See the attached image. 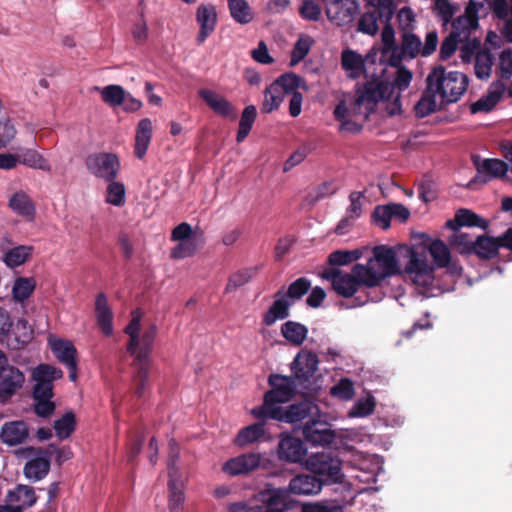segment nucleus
I'll return each instance as SVG.
<instances>
[{
    "label": "nucleus",
    "mask_w": 512,
    "mask_h": 512,
    "mask_svg": "<svg viewBox=\"0 0 512 512\" xmlns=\"http://www.w3.org/2000/svg\"><path fill=\"white\" fill-rule=\"evenodd\" d=\"M268 383L272 389L265 393L263 404L251 410V414L257 419H268L273 409H281L280 404L289 402L297 388L293 377L279 374L270 375Z\"/></svg>",
    "instance_id": "nucleus-4"
},
{
    "label": "nucleus",
    "mask_w": 512,
    "mask_h": 512,
    "mask_svg": "<svg viewBox=\"0 0 512 512\" xmlns=\"http://www.w3.org/2000/svg\"><path fill=\"white\" fill-rule=\"evenodd\" d=\"M141 313L136 310L132 312V319L125 328V333L130 337L127 345V351L134 353L135 349L140 345L139 329H140Z\"/></svg>",
    "instance_id": "nucleus-56"
},
{
    "label": "nucleus",
    "mask_w": 512,
    "mask_h": 512,
    "mask_svg": "<svg viewBox=\"0 0 512 512\" xmlns=\"http://www.w3.org/2000/svg\"><path fill=\"white\" fill-rule=\"evenodd\" d=\"M272 83L278 84L281 92L286 96L298 92L297 89L302 83H304V81L300 76L294 73H289L281 75Z\"/></svg>",
    "instance_id": "nucleus-57"
},
{
    "label": "nucleus",
    "mask_w": 512,
    "mask_h": 512,
    "mask_svg": "<svg viewBox=\"0 0 512 512\" xmlns=\"http://www.w3.org/2000/svg\"><path fill=\"white\" fill-rule=\"evenodd\" d=\"M493 14L503 21L500 28L501 37L512 43V0H493L491 3Z\"/></svg>",
    "instance_id": "nucleus-22"
},
{
    "label": "nucleus",
    "mask_w": 512,
    "mask_h": 512,
    "mask_svg": "<svg viewBox=\"0 0 512 512\" xmlns=\"http://www.w3.org/2000/svg\"><path fill=\"white\" fill-rule=\"evenodd\" d=\"M198 95L216 114L222 117L235 119V109L225 97L205 88L200 89L198 91Z\"/></svg>",
    "instance_id": "nucleus-21"
},
{
    "label": "nucleus",
    "mask_w": 512,
    "mask_h": 512,
    "mask_svg": "<svg viewBox=\"0 0 512 512\" xmlns=\"http://www.w3.org/2000/svg\"><path fill=\"white\" fill-rule=\"evenodd\" d=\"M446 226L452 230H458L460 227H478L486 230L489 222L473 212L470 209H459L454 218L446 222Z\"/></svg>",
    "instance_id": "nucleus-25"
},
{
    "label": "nucleus",
    "mask_w": 512,
    "mask_h": 512,
    "mask_svg": "<svg viewBox=\"0 0 512 512\" xmlns=\"http://www.w3.org/2000/svg\"><path fill=\"white\" fill-rule=\"evenodd\" d=\"M196 20L200 25L197 42L198 44H202L215 30L217 24L215 6L212 4H201L196 11Z\"/></svg>",
    "instance_id": "nucleus-20"
},
{
    "label": "nucleus",
    "mask_w": 512,
    "mask_h": 512,
    "mask_svg": "<svg viewBox=\"0 0 512 512\" xmlns=\"http://www.w3.org/2000/svg\"><path fill=\"white\" fill-rule=\"evenodd\" d=\"M313 44L314 40L310 36H300L292 49L290 66L300 63L309 54Z\"/></svg>",
    "instance_id": "nucleus-52"
},
{
    "label": "nucleus",
    "mask_w": 512,
    "mask_h": 512,
    "mask_svg": "<svg viewBox=\"0 0 512 512\" xmlns=\"http://www.w3.org/2000/svg\"><path fill=\"white\" fill-rule=\"evenodd\" d=\"M321 277L329 281L333 290L344 298L352 297L358 291L359 287L363 286L360 277L353 272V269L351 273H344L338 268L331 267L325 269Z\"/></svg>",
    "instance_id": "nucleus-10"
},
{
    "label": "nucleus",
    "mask_w": 512,
    "mask_h": 512,
    "mask_svg": "<svg viewBox=\"0 0 512 512\" xmlns=\"http://www.w3.org/2000/svg\"><path fill=\"white\" fill-rule=\"evenodd\" d=\"M63 377V371L60 368L50 364L41 363L33 368L31 378L34 382L54 384V381Z\"/></svg>",
    "instance_id": "nucleus-42"
},
{
    "label": "nucleus",
    "mask_w": 512,
    "mask_h": 512,
    "mask_svg": "<svg viewBox=\"0 0 512 512\" xmlns=\"http://www.w3.org/2000/svg\"><path fill=\"white\" fill-rule=\"evenodd\" d=\"M288 488H267L262 492L265 506L272 509H286L289 495Z\"/></svg>",
    "instance_id": "nucleus-44"
},
{
    "label": "nucleus",
    "mask_w": 512,
    "mask_h": 512,
    "mask_svg": "<svg viewBox=\"0 0 512 512\" xmlns=\"http://www.w3.org/2000/svg\"><path fill=\"white\" fill-rule=\"evenodd\" d=\"M169 508L183 507L185 496L183 492V483L179 478H169L168 481Z\"/></svg>",
    "instance_id": "nucleus-58"
},
{
    "label": "nucleus",
    "mask_w": 512,
    "mask_h": 512,
    "mask_svg": "<svg viewBox=\"0 0 512 512\" xmlns=\"http://www.w3.org/2000/svg\"><path fill=\"white\" fill-rule=\"evenodd\" d=\"M153 125L149 118H143L139 121L136 134H135V146L134 154L138 159H143L146 155L152 138Z\"/></svg>",
    "instance_id": "nucleus-31"
},
{
    "label": "nucleus",
    "mask_w": 512,
    "mask_h": 512,
    "mask_svg": "<svg viewBox=\"0 0 512 512\" xmlns=\"http://www.w3.org/2000/svg\"><path fill=\"white\" fill-rule=\"evenodd\" d=\"M85 166L91 175L105 182L115 180L121 168L119 157L110 152L89 154Z\"/></svg>",
    "instance_id": "nucleus-6"
},
{
    "label": "nucleus",
    "mask_w": 512,
    "mask_h": 512,
    "mask_svg": "<svg viewBox=\"0 0 512 512\" xmlns=\"http://www.w3.org/2000/svg\"><path fill=\"white\" fill-rule=\"evenodd\" d=\"M33 248L27 245H20L8 250L3 257L8 267H18L24 264L32 254Z\"/></svg>",
    "instance_id": "nucleus-50"
},
{
    "label": "nucleus",
    "mask_w": 512,
    "mask_h": 512,
    "mask_svg": "<svg viewBox=\"0 0 512 512\" xmlns=\"http://www.w3.org/2000/svg\"><path fill=\"white\" fill-rule=\"evenodd\" d=\"M457 10L458 6L453 5L449 0L434 1L433 12L442 21L443 25L451 22Z\"/></svg>",
    "instance_id": "nucleus-59"
},
{
    "label": "nucleus",
    "mask_w": 512,
    "mask_h": 512,
    "mask_svg": "<svg viewBox=\"0 0 512 512\" xmlns=\"http://www.w3.org/2000/svg\"><path fill=\"white\" fill-rule=\"evenodd\" d=\"M399 261L395 249L388 245H377L372 249V255L367 263L355 264L353 272L360 277L363 286L374 288L379 286L386 278L398 274Z\"/></svg>",
    "instance_id": "nucleus-2"
},
{
    "label": "nucleus",
    "mask_w": 512,
    "mask_h": 512,
    "mask_svg": "<svg viewBox=\"0 0 512 512\" xmlns=\"http://www.w3.org/2000/svg\"><path fill=\"white\" fill-rule=\"evenodd\" d=\"M257 116L256 107L254 105H249L245 107L241 114L239 128L236 136V141L241 143L250 133L253 123L255 122Z\"/></svg>",
    "instance_id": "nucleus-51"
},
{
    "label": "nucleus",
    "mask_w": 512,
    "mask_h": 512,
    "mask_svg": "<svg viewBox=\"0 0 512 512\" xmlns=\"http://www.w3.org/2000/svg\"><path fill=\"white\" fill-rule=\"evenodd\" d=\"M319 360L315 353L302 351L297 354L291 364L294 378L305 383L316 373Z\"/></svg>",
    "instance_id": "nucleus-17"
},
{
    "label": "nucleus",
    "mask_w": 512,
    "mask_h": 512,
    "mask_svg": "<svg viewBox=\"0 0 512 512\" xmlns=\"http://www.w3.org/2000/svg\"><path fill=\"white\" fill-rule=\"evenodd\" d=\"M392 91L390 84L385 83H365L358 88L355 99L349 107L345 101H341L334 109V117L338 121L346 118L362 117L367 120L369 115L376 109L381 99L387 97Z\"/></svg>",
    "instance_id": "nucleus-3"
},
{
    "label": "nucleus",
    "mask_w": 512,
    "mask_h": 512,
    "mask_svg": "<svg viewBox=\"0 0 512 512\" xmlns=\"http://www.w3.org/2000/svg\"><path fill=\"white\" fill-rule=\"evenodd\" d=\"M493 66V56L489 51H480L476 54L474 70L479 79L490 77Z\"/></svg>",
    "instance_id": "nucleus-53"
},
{
    "label": "nucleus",
    "mask_w": 512,
    "mask_h": 512,
    "mask_svg": "<svg viewBox=\"0 0 512 512\" xmlns=\"http://www.w3.org/2000/svg\"><path fill=\"white\" fill-rule=\"evenodd\" d=\"M422 42L419 37L410 32L402 34L401 45L390 56V64L400 66L403 59H414L421 55Z\"/></svg>",
    "instance_id": "nucleus-18"
},
{
    "label": "nucleus",
    "mask_w": 512,
    "mask_h": 512,
    "mask_svg": "<svg viewBox=\"0 0 512 512\" xmlns=\"http://www.w3.org/2000/svg\"><path fill=\"white\" fill-rule=\"evenodd\" d=\"M231 17L239 24H248L253 18V12L246 0H228Z\"/></svg>",
    "instance_id": "nucleus-45"
},
{
    "label": "nucleus",
    "mask_w": 512,
    "mask_h": 512,
    "mask_svg": "<svg viewBox=\"0 0 512 512\" xmlns=\"http://www.w3.org/2000/svg\"><path fill=\"white\" fill-rule=\"evenodd\" d=\"M37 501L33 487L19 484L13 490L8 491L6 503L20 507V511L32 507Z\"/></svg>",
    "instance_id": "nucleus-28"
},
{
    "label": "nucleus",
    "mask_w": 512,
    "mask_h": 512,
    "mask_svg": "<svg viewBox=\"0 0 512 512\" xmlns=\"http://www.w3.org/2000/svg\"><path fill=\"white\" fill-rule=\"evenodd\" d=\"M478 26V18L476 15L467 12V14L457 17L453 23L452 34L459 38H466L472 30Z\"/></svg>",
    "instance_id": "nucleus-46"
},
{
    "label": "nucleus",
    "mask_w": 512,
    "mask_h": 512,
    "mask_svg": "<svg viewBox=\"0 0 512 512\" xmlns=\"http://www.w3.org/2000/svg\"><path fill=\"white\" fill-rule=\"evenodd\" d=\"M375 399L373 396L361 398L355 402L349 411L350 417H366L371 415L375 409Z\"/></svg>",
    "instance_id": "nucleus-63"
},
{
    "label": "nucleus",
    "mask_w": 512,
    "mask_h": 512,
    "mask_svg": "<svg viewBox=\"0 0 512 512\" xmlns=\"http://www.w3.org/2000/svg\"><path fill=\"white\" fill-rule=\"evenodd\" d=\"M54 384L34 382L33 399L34 411L39 417L47 418L55 411V403L52 401Z\"/></svg>",
    "instance_id": "nucleus-15"
},
{
    "label": "nucleus",
    "mask_w": 512,
    "mask_h": 512,
    "mask_svg": "<svg viewBox=\"0 0 512 512\" xmlns=\"http://www.w3.org/2000/svg\"><path fill=\"white\" fill-rule=\"evenodd\" d=\"M49 346L55 357L64 365L77 362V350L71 341L63 339H49Z\"/></svg>",
    "instance_id": "nucleus-36"
},
{
    "label": "nucleus",
    "mask_w": 512,
    "mask_h": 512,
    "mask_svg": "<svg viewBox=\"0 0 512 512\" xmlns=\"http://www.w3.org/2000/svg\"><path fill=\"white\" fill-rule=\"evenodd\" d=\"M506 91V86L500 80L493 81L487 93L470 105L472 114L492 111Z\"/></svg>",
    "instance_id": "nucleus-19"
},
{
    "label": "nucleus",
    "mask_w": 512,
    "mask_h": 512,
    "mask_svg": "<svg viewBox=\"0 0 512 512\" xmlns=\"http://www.w3.org/2000/svg\"><path fill=\"white\" fill-rule=\"evenodd\" d=\"M454 231V234L449 238L450 245L462 254H472L474 240L469 234L461 232L459 229Z\"/></svg>",
    "instance_id": "nucleus-61"
},
{
    "label": "nucleus",
    "mask_w": 512,
    "mask_h": 512,
    "mask_svg": "<svg viewBox=\"0 0 512 512\" xmlns=\"http://www.w3.org/2000/svg\"><path fill=\"white\" fill-rule=\"evenodd\" d=\"M498 77L502 83L504 81L510 82L506 87L507 95L512 98V50L510 48L501 51L498 60Z\"/></svg>",
    "instance_id": "nucleus-41"
},
{
    "label": "nucleus",
    "mask_w": 512,
    "mask_h": 512,
    "mask_svg": "<svg viewBox=\"0 0 512 512\" xmlns=\"http://www.w3.org/2000/svg\"><path fill=\"white\" fill-rule=\"evenodd\" d=\"M263 461V455L257 452H248L227 460L222 471L229 476L247 475L257 470Z\"/></svg>",
    "instance_id": "nucleus-11"
},
{
    "label": "nucleus",
    "mask_w": 512,
    "mask_h": 512,
    "mask_svg": "<svg viewBox=\"0 0 512 512\" xmlns=\"http://www.w3.org/2000/svg\"><path fill=\"white\" fill-rule=\"evenodd\" d=\"M341 65L351 78H357L362 73L364 63L361 55L351 50H345L342 52Z\"/></svg>",
    "instance_id": "nucleus-47"
},
{
    "label": "nucleus",
    "mask_w": 512,
    "mask_h": 512,
    "mask_svg": "<svg viewBox=\"0 0 512 512\" xmlns=\"http://www.w3.org/2000/svg\"><path fill=\"white\" fill-rule=\"evenodd\" d=\"M435 264L441 268H448L452 274L459 275L461 268L455 264L451 265V254L448 246L441 240H434L427 248Z\"/></svg>",
    "instance_id": "nucleus-27"
},
{
    "label": "nucleus",
    "mask_w": 512,
    "mask_h": 512,
    "mask_svg": "<svg viewBox=\"0 0 512 512\" xmlns=\"http://www.w3.org/2000/svg\"><path fill=\"white\" fill-rule=\"evenodd\" d=\"M469 79L458 71H446L443 66L434 67L426 78V88L415 104L419 118H424L446 104L457 102L466 92Z\"/></svg>",
    "instance_id": "nucleus-1"
},
{
    "label": "nucleus",
    "mask_w": 512,
    "mask_h": 512,
    "mask_svg": "<svg viewBox=\"0 0 512 512\" xmlns=\"http://www.w3.org/2000/svg\"><path fill=\"white\" fill-rule=\"evenodd\" d=\"M311 288V282L304 277L298 278L294 282H292L284 296L290 300H300Z\"/></svg>",
    "instance_id": "nucleus-62"
},
{
    "label": "nucleus",
    "mask_w": 512,
    "mask_h": 512,
    "mask_svg": "<svg viewBox=\"0 0 512 512\" xmlns=\"http://www.w3.org/2000/svg\"><path fill=\"white\" fill-rule=\"evenodd\" d=\"M157 335V326L151 324L139 336L140 345L135 349L134 353H130L134 356V362L136 363H149V355L153 350V343Z\"/></svg>",
    "instance_id": "nucleus-33"
},
{
    "label": "nucleus",
    "mask_w": 512,
    "mask_h": 512,
    "mask_svg": "<svg viewBox=\"0 0 512 512\" xmlns=\"http://www.w3.org/2000/svg\"><path fill=\"white\" fill-rule=\"evenodd\" d=\"M257 273L256 268L242 269L233 273L226 284L225 292L231 293L239 287L247 284Z\"/></svg>",
    "instance_id": "nucleus-55"
},
{
    "label": "nucleus",
    "mask_w": 512,
    "mask_h": 512,
    "mask_svg": "<svg viewBox=\"0 0 512 512\" xmlns=\"http://www.w3.org/2000/svg\"><path fill=\"white\" fill-rule=\"evenodd\" d=\"M292 301L284 296L283 289L274 295V301L266 313L263 315V323L266 326H272L276 321L286 319L289 316Z\"/></svg>",
    "instance_id": "nucleus-24"
},
{
    "label": "nucleus",
    "mask_w": 512,
    "mask_h": 512,
    "mask_svg": "<svg viewBox=\"0 0 512 512\" xmlns=\"http://www.w3.org/2000/svg\"><path fill=\"white\" fill-rule=\"evenodd\" d=\"M95 315L97 324L102 332L109 336L113 332V314L104 293H99L95 299Z\"/></svg>",
    "instance_id": "nucleus-30"
},
{
    "label": "nucleus",
    "mask_w": 512,
    "mask_h": 512,
    "mask_svg": "<svg viewBox=\"0 0 512 512\" xmlns=\"http://www.w3.org/2000/svg\"><path fill=\"white\" fill-rule=\"evenodd\" d=\"M50 470V455L47 451L39 450L35 457L24 466V475L33 482L43 479Z\"/></svg>",
    "instance_id": "nucleus-23"
},
{
    "label": "nucleus",
    "mask_w": 512,
    "mask_h": 512,
    "mask_svg": "<svg viewBox=\"0 0 512 512\" xmlns=\"http://www.w3.org/2000/svg\"><path fill=\"white\" fill-rule=\"evenodd\" d=\"M321 430H314L313 425H303L304 438L313 445H329L334 440L335 434L329 429L328 424H320Z\"/></svg>",
    "instance_id": "nucleus-38"
},
{
    "label": "nucleus",
    "mask_w": 512,
    "mask_h": 512,
    "mask_svg": "<svg viewBox=\"0 0 512 512\" xmlns=\"http://www.w3.org/2000/svg\"><path fill=\"white\" fill-rule=\"evenodd\" d=\"M359 11L356 0H334L327 8L328 19L338 26L349 24Z\"/></svg>",
    "instance_id": "nucleus-16"
},
{
    "label": "nucleus",
    "mask_w": 512,
    "mask_h": 512,
    "mask_svg": "<svg viewBox=\"0 0 512 512\" xmlns=\"http://www.w3.org/2000/svg\"><path fill=\"white\" fill-rule=\"evenodd\" d=\"M28 437V428L23 421L5 423L0 432L3 443L14 446L23 443Z\"/></svg>",
    "instance_id": "nucleus-29"
},
{
    "label": "nucleus",
    "mask_w": 512,
    "mask_h": 512,
    "mask_svg": "<svg viewBox=\"0 0 512 512\" xmlns=\"http://www.w3.org/2000/svg\"><path fill=\"white\" fill-rule=\"evenodd\" d=\"M285 95L281 92L278 84L271 83L264 91V99L261 105V112L269 114L277 110L283 102Z\"/></svg>",
    "instance_id": "nucleus-43"
},
{
    "label": "nucleus",
    "mask_w": 512,
    "mask_h": 512,
    "mask_svg": "<svg viewBox=\"0 0 512 512\" xmlns=\"http://www.w3.org/2000/svg\"><path fill=\"white\" fill-rule=\"evenodd\" d=\"M17 155L20 158L19 164L42 171H49L51 168L48 161L34 149H24Z\"/></svg>",
    "instance_id": "nucleus-49"
},
{
    "label": "nucleus",
    "mask_w": 512,
    "mask_h": 512,
    "mask_svg": "<svg viewBox=\"0 0 512 512\" xmlns=\"http://www.w3.org/2000/svg\"><path fill=\"white\" fill-rule=\"evenodd\" d=\"M472 160L477 171L474 182L487 183L492 179L502 178L509 169L508 164L500 159H483L480 156H473Z\"/></svg>",
    "instance_id": "nucleus-12"
},
{
    "label": "nucleus",
    "mask_w": 512,
    "mask_h": 512,
    "mask_svg": "<svg viewBox=\"0 0 512 512\" xmlns=\"http://www.w3.org/2000/svg\"><path fill=\"white\" fill-rule=\"evenodd\" d=\"M306 469L332 483L341 482L343 473L341 460L331 452H318L310 455L305 462Z\"/></svg>",
    "instance_id": "nucleus-5"
},
{
    "label": "nucleus",
    "mask_w": 512,
    "mask_h": 512,
    "mask_svg": "<svg viewBox=\"0 0 512 512\" xmlns=\"http://www.w3.org/2000/svg\"><path fill=\"white\" fill-rule=\"evenodd\" d=\"M398 70L396 72L395 78L393 82L384 81V80H373L368 81L367 83H385L390 84L392 87L391 93L381 99L380 102L385 104V109L389 116L400 115L402 113V105H401V92L406 90L412 80V73L405 67L398 66Z\"/></svg>",
    "instance_id": "nucleus-8"
},
{
    "label": "nucleus",
    "mask_w": 512,
    "mask_h": 512,
    "mask_svg": "<svg viewBox=\"0 0 512 512\" xmlns=\"http://www.w3.org/2000/svg\"><path fill=\"white\" fill-rule=\"evenodd\" d=\"M378 20L380 18L375 11H368L360 17L358 30L368 35H375L379 30Z\"/></svg>",
    "instance_id": "nucleus-64"
},
{
    "label": "nucleus",
    "mask_w": 512,
    "mask_h": 512,
    "mask_svg": "<svg viewBox=\"0 0 512 512\" xmlns=\"http://www.w3.org/2000/svg\"><path fill=\"white\" fill-rule=\"evenodd\" d=\"M106 202L114 206H122L125 203V186L121 182L115 180L107 181Z\"/></svg>",
    "instance_id": "nucleus-60"
},
{
    "label": "nucleus",
    "mask_w": 512,
    "mask_h": 512,
    "mask_svg": "<svg viewBox=\"0 0 512 512\" xmlns=\"http://www.w3.org/2000/svg\"><path fill=\"white\" fill-rule=\"evenodd\" d=\"M322 481L315 476L308 474H299L293 477L289 482V492L295 495H313L318 494L322 489Z\"/></svg>",
    "instance_id": "nucleus-26"
},
{
    "label": "nucleus",
    "mask_w": 512,
    "mask_h": 512,
    "mask_svg": "<svg viewBox=\"0 0 512 512\" xmlns=\"http://www.w3.org/2000/svg\"><path fill=\"white\" fill-rule=\"evenodd\" d=\"M246 426L239 430L238 434L234 439V444L238 447H245L260 441L265 436V424L264 420Z\"/></svg>",
    "instance_id": "nucleus-35"
},
{
    "label": "nucleus",
    "mask_w": 512,
    "mask_h": 512,
    "mask_svg": "<svg viewBox=\"0 0 512 512\" xmlns=\"http://www.w3.org/2000/svg\"><path fill=\"white\" fill-rule=\"evenodd\" d=\"M33 338V329L26 319L20 318L13 324L12 332L5 343L12 349H20Z\"/></svg>",
    "instance_id": "nucleus-32"
},
{
    "label": "nucleus",
    "mask_w": 512,
    "mask_h": 512,
    "mask_svg": "<svg viewBox=\"0 0 512 512\" xmlns=\"http://www.w3.org/2000/svg\"><path fill=\"white\" fill-rule=\"evenodd\" d=\"M9 207L18 215L29 220L35 216V205L30 197L23 191L14 193L9 199Z\"/></svg>",
    "instance_id": "nucleus-37"
},
{
    "label": "nucleus",
    "mask_w": 512,
    "mask_h": 512,
    "mask_svg": "<svg viewBox=\"0 0 512 512\" xmlns=\"http://www.w3.org/2000/svg\"><path fill=\"white\" fill-rule=\"evenodd\" d=\"M76 426V418L73 412L69 411L65 413L60 419L54 422V430L56 436L61 439H67L74 431Z\"/></svg>",
    "instance_id": "nucleus-54"
},
{
    "label": "nucleus",
    "mask_w": 512,
    "mask_h": 512,
    "mask_svg": "<svg viewBox=\"0 0 512 512\" xmlns=\"http://www.w3.org/2000/svg\"><path fill=\"white\" fill-rule=\"evenodd\" d=\"M94 90L99 91L103 102L111 107L121 106L125 100L124 94L126 91L120 85L111 84L103 88L96 86Z\"/></svg>",
    "instance_id": "nucleus-48"
},
{
    "label": "nucleus",
    "mask_w": 512,
    "mask_h": 512,
    "mask_svg": "<svg viewBox=\"0 0 512 512\" xmlns=\"http://www.w3.org/2000/svg\"><path fill=\"white\" fill-rule=\"evenodd\" d=\"M434 269L429 265L426 257V249L415 247L410 251V258L405 266V273L417 286L429 287L434 281Z\"/></svg>",
    "instance_id": "nucleus-7"
},
{
    "label": "nucleus",
    "mask_w": 512,
    "mask_h": 512,
    "mask_svg": "<svg viewBox=\"0 0 512 512\" xmlns=\"http://www.w3.org/2000/svg\"><path fill=\"white\" fill-rule=\"evenodd\" d=\"M281 334L289 343L300 346L307 338L308 328L299 322L287 321L281 326Z\"/></svg>",
    "instance_id": "nucleus-39"
},
{
    "label": "nucleus",
    "mask_w": 512,
    "mask_h": 512,
    "mask_svg": "<svg viewBox=\"0 0 512 512\" xmlns=\"http://www.w3.org/2000/svg\"><path fill=\"white\" fill-rule=\"evenodd\" d=\"M25 376L17 367L6 365L0 370V401L5 402L23 386Z\"/></svg>",
    "instance_id": "nucleus-14"
},
{
    "label": "nucleus",
    "mask_w": 512,
    "mask_h": 512,
    "mask_svg": "<svg viewBox=\"0 0 512 512\" xmlns=\"http://www.w3.org/2000/svg\"><path fill=\"white\" fill-rule=\"evenodd\" d=\"M268 419L278 420L280 422L296 424L298 422H307L312 418L321 416L320 408L311 400H304L291 404L287 408L273 409Z\"/></svg>",
    "instance_id": "nucleus-9"
},
{
    "label": "nucleus",
    "mask_w": 512,
    "mask_h": 512,
    "mask_svg": "<svg viewBox=\"0 0 512 512\" xmlns=\"http://www.w3.org/2000/svg\"><path fill=\"white\" fill-rule=\"evenodd\" d=\"M472 247V254L477 255L481 259H492L497 256L500 245L499 237L478 236Z\"/></svg>",
    "instance_id": "nucleus-34"
},
{
    "label": "nucleus",
    "mask_w": 512,
    "mask_h": 512,
    "mask_svg": "<svg viewBox=\"0 0 512 512\" xmlns=\"http://www.w3.org/2000/svg\"><path fill=\"white\" fill-rule=\"evenodd\" d=\"M306 455V448L301 439L282 433L279 436L277 457L282 462L300 463Z\"/></svg>",
    "instance_id": "nucleus-13"
},
{
    "label": "nucleus",
    "mask_w": 512,
    "mask_h": 512,
    "mask_svg": "<svg viewBox=\"0 0 512 512\" xmlns=\"http://www.w3.org/2000/svg\"><path fill=\"white\" fill-rule=\"evenodd\" d=\"M36 288L33 277H17L12 286V298L16 303H24L30 298Z\"/></svg>",
    "instance_id": "nucleus-40"
}]
</instances>
